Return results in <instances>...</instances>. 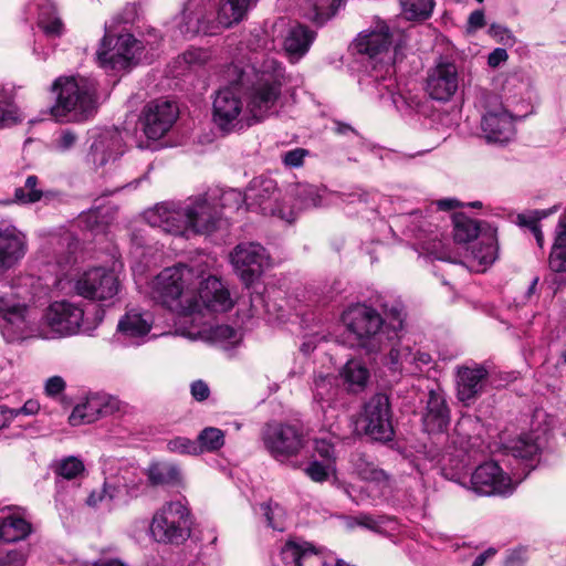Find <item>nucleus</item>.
<instances>
[{
  "label": "nucleus",
  "instance_id": "obj_1",
  "mask_svg": "<svg viewBox=\"0 0 566 566\" xmlns=\"http://www.w3.org/2000/svg\"><path fill=\"white\" fill-rule=\"evenodd\" d=\"M10 292L2 291V337L11 343L39 336L45 339L70 337L77 334L91 335L104 319L105 311L97 307L94 318L85 317L84 310L70 301H55L44 311L41 323H33L31 311L24 303H14L9 296L25 300L27 287L9 286Z\"/></svg>",
  "mask_w": 566,
  "mask_h": 566
},
{
  "label": "nucleus",
  "instance_id": "obj_2",
  "mask_svg": "<svg viewBox=\"0 0 566 566\" xmlns=\"http://www.w3.org/2000/svg\"><path fill=\"white\" fill-rule=\"evenodd\" d=\"M227 74L235 76L233 81L242 90L245 99L247 126L263 122L276 113L285 82V69L274 57H266L258 66L241 67L238 64L227 66Z\"/></svg>",
  "mask_w": 566,
  "mask_h": 566
},
{
  "label": "nucleus",
  "instance_id": "obj_3",
  "mask_svg": "<svg viewBox=\"0 0 566 566\" xmlns=\"http://www.w3.org/2000/svg\"><path fill=\"white\" fill-rule=\"evenodd\" d=\"M145 218L151 227L174 235H186L188 232L209 234L222 223L217 196L209 193L158 203L145 213Z\"/></svg>",
  "mask_w": 566,
  "mask_h": 566
},
{
  "label": "nucleus",
  "instance_id": "obj_4",
  "mask_svg": "<svg viewBox=\"0 0 566 566\" xmlns=\"http://www.w3.org/2000/svg\"><path fill=\"white\" fill-rule=\"evenodd\" d=\"M391 44L389 28L384 22L377 24L375 30L359 34L355 41L358 53L367 55L374 62L368 74L369 83H373L380 98L388 96L402 114H410L419 109L422 96L411 91L399 88L394 76L395 67L390 63L388 50Z\"/></svg>",
  "mask_w": 566,
  "mask_h": 566
},
{
  "label": "nucleus",
  "instance_id": "obj_5",
  "mask_svg": "<svg viewBox=\"0 0 566 566\" xmlns=\"http://www.w3.org/2000/svg\"><path fill=\"white\" fill-rule=\"evenodd\" d=\"M382 317L375 308L366 304L349 306L342 315L343 323L353 336L350 346L366 353H378L386 342H392L402 331L405 315L399 304L385 310Z\"/></svg>",
  "mask_w": 566,
  "mask_h": 566
},
{
  "label": "nucleus",
  "instance_id": "obj_6",
  "mask_svg": "<svg viewBox=\"0 0 566 566\" xmlns=\"http://www.w3.org/2000/svg\"><path fill=\"white\" fill-rule=\"evenodd\" d=\"M256 0H188L178 18V29L186 36L214 35L241 22Z\"/></svg>",
  "mask_w": 566,
  "mask_h": 566
},
{
  "label": "nucleus",
  "instance_id": "obj_7",
  "mask_svg": "<svg viewBox=\"0 0 566 566\" xmlns=\"http://www.w3.org/2000/svg\"><path fill=\"white\" fill-rule=\"evenodd\" d=\"M198 279L200 275L186 264L166 268L151 281V297L177 315H190L198 306Z\"/></svg>",
  "mask_w": 566,
  "mask_h": 566
},
{
  "label": "nucleus",
  "instance_id": "obj_8",
  "mask_svg": "<svg viewBox=\"0 0 566 566\" xmlns=\"http://www.w3.org/2000/svg\"><path fill=\"white\" fill-rule=\"evenodd\" d=\"M56 93L50 114L57 123H81L96 112V84L85 77L60 76L52 84Z\"/></svg>",
  "mask_w": 566,
  "mask_h": 566
},
{
  "label": "nucleus",
  "instance_id": "obj_9",
  "mask_svg": "<svg viewBox=\"0 0 566 566\" xmlns=\"http://www.w3.org/2000/svg\"><path fill=\"white\" fill-rule=\"evenodd\" d=\"M192 524L188 505L181 500L169 501L155 511L149 535L159 544L180 545L190 537Z\"/></svg>",
  "mask_w": 566,
  "mask_h": 566
},
{
  "label": "nucleus",
  "instance_id": "obj_10",
  "mask_svg": "<svg viewBox=\"0 0 566 566\" xmlns=\"http://www.w3.org/2000/svg\"><path fill=\"white\" fill-rule=\"evenodd\" d=\"M260 440L268 454L281 463L297 457L306 446L301 428L276 420L269 421L262 427Z\"/></svg>",
  "mask_w": 566,
  "mask_h": 566
},
{
  "label": "nucleus",
  "instance_id": "obj_11",
  "mask_svg": "<svg viewBox=\"0 0 566 566\" xmlns=\"http://www.w3.org/2000/svg\"><path fill=\"white\" fill-rule=\"evenodd\" d=\"M223 77L228 85L221 87L213 98L212 117L214 124L226 133L242 129L245 124V107L242 102V90L235 83L233 75L223 72Z\"/></svg>",
  "mask_w": 566,
  "mask_h": 566
},
{
  "label": "nucleus",
  "instance_id": "obj_12",
  "mask_svg": "<svg viewBox=\"0 0 566 566\" xmlns=\"http://www.w3.org/2000/svg\"><path fill=\"white\" fill-rule=\"evenodd\" d=\"M280 192L276 181L269 177L253 178L245 191V203L249 210L259 211L264 216L277 217L289 223L296 218L295 211L279 201Z\"/></svg>",
  "mask_w": 566,
  "mask_h": 566
},
{
  "label": "nucleus",
  "instance_id": "obj_13",
  "mask_svg": "<svg viewBox=\"0 0 566 566\" xmlns=\"http://www.w3.org/2000/svg\"><path fill=\"white\" fill-rule=\"evenodd\" d=\"M76 295L99 303H113L120 291V282L114 270L94 266L75 277L72 282Z\"/></svg>",
  "mask_w": 566,
  "mask_h": 566
},
{
  "label": "nucleus",
  "instance_id": "obj_14",
  "mask_svg": "<svg viewBox=\"0 0 566 566\" xmlns=\"http://www.w3.org/2000/svg\"><path fill=\"white\" fill-rule=\"evenodd\" d=\"M461 485L479 496H510L516 488L511 476L494 461L480 464L469 482H461Z\"/></svg>",
  "mask_w": 566,
  "mask_h": 566
},
{
  "label": "nucleus",
  "instance_id": "obj_15",
  "mask_svg": "<svg viewBox=\"0 0 566 566\" xmlns=\"http://www.w3.org/2000/svg\"><path fill=\"white\" fill-rule=\"evenodd\" d=\"M390 343L391 347L385 358V365L395 374L417 376L432 363L429 353L405 342L400 332Z\"/></svg>",
  "mask_w": 566,
  "mask_h": 566
},
{
  "label": "nucleus",
  "instance_id": "obj_16",
  "mask_svg": "<svg viewBox=\"0 0 566 566\" xmlns=\"http://www.w3.org/2000/svg\"><path fill=\"white\" fill-rule=\"evenodd\" d=\"M112 42V36L106 33L96 53L101 66L112 70H124L139 57L143 46L133 34L125 33L118 35L113 48H111Z\"/></svg>",
  "mask_w": 566,
  "mask_h": 566
},
{
  "label": "nucleus",
  "instance_id": "obj_17",
  "mask_svg": "<svg viewBox=\"0 0 566 566\" xmlns=\"http://www.w3.org/2000/svg\"><path fill=\"white\" fill-rule=\"evenodd\" d=\"M230 261L242 282L250 285L268 266L269 255L260 243L242 242L230 253Z\"/></svg>",
  "mask_w": 566,
  "mask_h": 566
},
{
  "label": "nucleus",
  "instance_id": "obj_18",
  "mask_svg": "<svg viewBox=\"0 0 566 566\" xmlns=\"http://www.w3.org/2000/svg\"><path fill=\"white\" fill-rule=\"evenodd\" d=\"M461 75L458 65L448 59H440L427 72L426 92L439 102H448L459 90Z\"/></svg>",
  "mask_w": 566,
  "mask_h": 566
},
{
  "label": "nucleus",
  "instance_id": "obj_19",
  "mask_svg": "<svg viewBox=\"0 0 566 566\" xmlns=\"http://www.w3.org/2000/svg\"><path fill=\"white\" fill-rule=\"evenodd\" d=\"M178 117L177 106L166 99L149 102L143 109L139 122L148 139L164 137Z\"/></svg>",
  "mask_w": 566,
  "mask_h": 566
},
{
  "label": "nucleus",
  "instance_id": "obj_20",
  "mask_svg": "<svg viewBox=\"0 0 566 566\" xmlns=\"http://www.w3.org/2000/svg\"><path fill=\"white\" fill-rule=\"evenodd\" d=\"M366 433L375 440L388 441L394 436L389 398L374 395L365 405Z\"/></svg>",
  "mask_w": 566,
  "mask_h": 566
},
{
  "label": "nucleus",
  "instance_id": "obj_21",
  "mask_svg": "<svg viewBox=\"0 0 566 566\" xmlns=\"http://www.w3.org/2000/svg\"><path fill=\"white\" fill-rule=\"evenodd\" d=\"M513 118L510 104L489 109L481 119V128L486 142L501 145L509 143L515 134Z\"/></svg>",
  "mask_w": 566,
  "mask_h": 566
},
{
  "label": "nucleus",
  "instance_id": "obj_22",
  "mask_svg": "<svg viewBox=\"0 0 566 566\" xmlns=\"http://www.w3.org/2000/svg\"><path fill=\"white\" fill-rule=\"evenodd\" d=\"M124 154L122 136L114 130L99 133L92 142L86 155V163L99 169L115 163Z\"/></svg>",
  "mask_w": 566,
  "mask_h": 566
},
{
  "label": "nucleus",
  "instance_id": "obj_23",
  "mask_svg": "<svg viewBox=\"0 0 566 566\" xmlns=\"http://www.w3.org/2000/svg\"><path fill=\"white\" fill-rule=\"evenodd\" d=\"M450 422V410L446 395L440 385L436 384L428 390V399L422 413V426L428 433H442Z\"/></svg>",
  "mask_w": 566,
  "mask_h": 566
},
{
  "label": "nucleus",
  "instance_id": "obj_24",
  "mask_svg": "<svg viewBox=\"0 0 566 566\" xmlns=\"http://www.w3.org/2000/svg\"><path fill=\"white\" fill-rule=\"evenodd\" d=\"M197 295L198 306L195 313L200 312L202 307L212 312H227L233 306L229 291L213 275L201 281L198 279Z\"/></svg>",
  "mask_w": 566,
  "mask_h": 566
},
{
  "label": "nucleus",
  "instance_id": "obj_25",
  "mask_svg": "<svg viewBox=\"0 0 566 566\" xmlns=\"http://www.w3.org/2000/svg\"><path fill=\"white\" fill-rule=\"evenodd\" d=\"M488 370L481 365L461 366L457 370V396L464 405H470L482 394Z\"/></svg>",
  "mask_w": 566,
  "mask_h": 566
},
{
  "label": "nucleus",
  "instance_id": "obj_26",
  "mask_svg": "<svg viewBox=\"0 0 566 566\" xmlns=\"http://www.w3.org/2000/svg\"><path fill=\"white\" fill-rule=\"evenodd\" d=\"M153 315L137 308L128 310L119 319L117 334L125 339L138 344L151 329Z\"/></svg>",
  "mask_w": 566,
  "mask_h": 566
},
{
  "label": "nucleus",
  "instance_id": "obj_27",
  "mask_svg": "<svg viewBox=\"0 0 566 566\" xmlns=\"http://www.w3.org/2000/svg\"><path fill=\"white\" fill-rule=\"evenodd\" d=\"M32 533V524L22 509L2 507V542L25 539Z\"/></svg>",
  "mask_w": 566,
  "mask_h": 566
},
{
  "label": "nucleus",
  "instance_id": "obj_28",
  "mask_svg": "<svg viewBox=\"0 0 566 566\" xmlns=\"http://www.w3.org/2000/svg\"><path fill=\"white\" fill-rule=\"evenodd\" d=\"M25 234L14 226L2 229V270L17 265L27 254Z\"/></svg>",
  "mask_w": 566,
  "mask_h": 566
},
{
  "label": "nucleus",
  "instance_id": "obj_29",
  "mask_svg": "<svg viewBox=\"0 0 566 566\" xmlns=\"http://www.w3.org/2000/svg\"><path fill=\"white\" fill-rule=\"evenodd\" d=\"M315 32L307 27L296 24L292 27L284 40V49L291 59H301L315 39Z\"/></svg>",
  "mask_w": 566,
  "mask_h": 566
},
{
  "label": "nucleus",
  "instance_id": "obj_30",
  "mask_svg": "<svg viewBox=\"0 0 566 566\" xmlns=\"http://www.w3.org/2000/svg\"><path fill=\"white\" fill-rule=\"evenodd\" d=\"M145 475L151 486H176L181 482L179 467L170 462L150 463Z\"/></svg>",
  "mask_w": 566,
  "mask_h": 566
},
{
  "label": "nucleus",
  "instance_id": "obj_31",
  "mask_svg": "<svg viewBox=\"0 0 566 566\" xmlns=\"http://www.w3.org/2000/svg\"><path fill=\"white\" fill-rule=\"evenodd\" d=\"M352 463L356 474L364 481L373 482L381 489L389 488V476L361 452L352 454Z\"/></svg>",
  "mask_w": 566,
  "mask_h": 566
},
{
  "label": "nucleus",
  "instance_id": "obj_32",
  "mask_svg": "<svg viewBox=\"0 0 566 566\" xmlns=\"http://www.w3.org/2000/svg\"><path fill=\"white\" fill-rule=\"evenodd\" d=\"M281 559L285 566H303L315 556L317 551L312 543L302 539H289L281 548Z\"/></svg>",
  "mask_w": 566,
  "mask_h": 566
},
{
  "label": "nucleus",
  "instance_id": "obj_33",
  "mask_svg": "<svg viewBox=\"0 0 566 566\" xmlns=\"http://www.w3.org/2000/svg\"><path fill=\"white\" fill-rule=\"evenodd\" d=\"M548 265L555 273L566 272V216L560 217L556 226Z\"/></svg>",
  "mask_w": 566,
  "mask_h": 566
},
{
  "label": "nucleus",
  "instance_id": "obj_34",
  "mask_svg": "<svg viewBox=\"0 0 566 566\" xmlns=\"http://www.w3.org/2000/svg\"><path fill=\"white\" fill-rule=\"evenodd\" d=\"M538 436L534 432L523 433L505 444L509 454L521 460H533L541 451Z\"/></svg>",
  "mask_w": 566,
  "mask_h": 566
},
{
  "label": "nucleus",
  "instance_id": "obj_35",
  "mask_svg": "<svg viewBox=\"0 0 566 566\" xmlns=\"http://www.w3.org/2000/svg\"><path fill=\"white\" fill-rule=\"evenodd\" d=\"M38 25L48 36L56 38L63 34L64 24L55 4L51 1L39 6Z\"/></svg>",
  "mask_w": 566,
  "mask_h": 566
},
{
  "label": "nucleus",
  "instance_id": "obj_36",
  "mask_svg": "<svg viewBox=\"0 0 566 566\" xmlns=\"http://www.w3.org/2000/svg\"><path fill=\"white\" fill-rule=\"evenodd\" d=\"M340 377L348 390L358 392L363 390L369 379V370L366 365L358 359H349L340 370Z\"/></svg>",
  "mask_w": 566,
  "mask_h": 566
},
{
  "label": "nucleus",
  "instance_id": "obj_37",
  "mask_svg": "<svg viewBox=\"0 0 566 566\" xmlns=\"http://www.w3.org/2000/svg\"><path fill=\"white\" fill-rule=\"evenodd\" d=\"M339 388L333 375H317L313 382V397L316 402L331 405L336 400Z\"/></svg>",
  "mask_w": 566,
  "mask_h": 566
},
{
  "label": "nucleus",
  "instance_id": "obj_38",
  "mask_svg": "<svg viewBox=\"0 0 566 566\" xmlns=\"http://www.w3.org/2000/svg\"><path fill=\"white\" fill-rule=\"evenodd\" d=\"M417 239L421 249L429 255L437 260H447L444 238L438 229L428 231L420 229Z\"/></svg>",
  "mask_w": 566,
  "mask_h": 566
},
{
  "label": "nucleus",
  "instance_id": "obj_39",
  "mask_svg": "<svg viewBox=\"0 0 566 566\" xmlns=\"http://www.w3.org/2000/svg\"><path fill=\"white\" fill-rule=\"evenodd\" d=\"M104 493L107 495V505H125L130 502L126 494V486L119 469L116 473L109 474L104 481Z\"/></svg>",
  "mask_w": 566,
  "mask_h": 566
},
{
  "label": "nucleus",
  "instance_id": "obj_40",
  "mask_svg": "<svg viewBox=\"0 0 566 566\" xmlns=\"http://www.w3.org/2000/svg\"><path fill=\"white\" fill-rule=\"evenodd\" d=\"M98 408L99 406L96 399V395H90L84 402L74 407L69 417L70 424L75 427L96 421L101 417Z\"/></svg>",
  "mask_w": 566,
  "mask_h": 566
},
{
  "label": "nucleus",
  "instance_id": "obj_41",
  "mask_svg": "<svg viewBox=\"0 0 566 566\" xmlns=\"http://www.w3.org/2000/svg\"><path fill=\"white\" fill-rule=\"evenodd\" d=\"M481 223L462 213L453 216V237L459 243H467L478 238Z\"/></svg>",
  "mask_w": 566,
  "mask_h": 566
},
{
  "label": "nucleus",
  "instance_id": "obj_42",
  "mask_svg": "<svg viewBox=\"0 0 566 566\" xmlns=\"http://www.w3.org/2000/svg\"><path fill=\"white\" fill-rule=\"evenodd\" d=\"M51 468L56 476V482L59 479L75 480L81 476L85 470L83 461L74 455L54 461Z\"/></svg>",
  "mask_w": 566,
  "mask_h": 566
},
{
  "label": "nucleus",
  "instance_id": "obj_43",
  "mask_svg": "<svg viewBox=\"0 0 566 566\" xmlns=\"http://www.w3.org/2000/svg\"><path fill=\"white\" fill-rule=\"evenodd\" d=\"M126 486V494L130 501L140 496L145 491L144 474L137 468L124 465L118 468Z\"/></svg>",
  "mask_w": 566,
  "mask_h": 566
},
{
  "label": "nucleus",
  "instance_id": "obj_44",
  "mask_svg": "<svg viewBox=\"0 0 566 566\" xmlns=\"http://www.w3.org/2000/svg\"><path fill=\"white\" fill-rule=\"evenodd\" d=\"M40 409L36 400L29 399L21 408H8L2 406V429L17 421V427H23L21 418L24 416L35 415Z\"/></svg>",
  "mask_w": 566,
  "mask_h": 566
},
{
  "label": "nucleus",
  "instance_id": "obj_45",
  "mask_svg": "<svg viewBox=\"0 0 566 566\" xmlns=\"http://www.w3.org/2000/svg\"><path fill=\"white\" fill-rule=\"evenodd\" d=\"M200 454L203 452L218 451L224 444V433L216 427H207L202 429L196 440Z\"/></svg>",
  "mask_w": 566,
  "mask_h": 566
},
{
  "label": "nucleus",
  "instance_id": "obj_46",
  "mask_svg": "<svg viewBox=\"0 0 566 566\" xmlns=\"http://www.w3.org/2000/svg\"><path fill=\"white\" fill-rule=\"evenodd\" d=\"M403 15L408 20L428 19L434 7L433 0H400Z\"/></svg>",
  "mask_w": 566,
  "mask_h": 566
},
{
  "label": "nucleus",
  "instance_id": "obj_47",
  "mask_svg": "<svg viewBox=\"0 0 566 566\" xmlns=\"http://www.w3.org/2000/svg\"><path fill=\"white\" fill-rule=\"evenodd\" d=\"M39 179L36 176H28L24 187H19L14 190L13 202L22 205H31L41 201L42 189L38 187Z\"/></svg>",
  "mask_w": 566,
  "mask_h": 566
},
{
  "label": "nucleus",
  "instance_id": "obj_48",
  "mask_svg": "<svg viewBox=\"0 0 566 566\" xmlns=\"http://www.w3.org/2000/svg\"><path fill=\"white\" fill-rule=\"evenodd\" d=\"M489 241L486 243H480L472 250L474 260L481 265H490L497 258V242L495 239V230L490 231Z\"/></svg>",
  "mask_w": 566,
  "mask_h": 566
},
{
  "label": "nucleus",
  "instance_id": "obj_49",
  "mask_svg": "<svg viewBox=\"0 0 566 566\" xmlns=\"http://www.w3.org/2000/svg\"><path fill=\"white\" fill-rule=\"evenodd\" d=\"M295 196L297 198L300 209L315 208L323 205V196L321 190L313 185L298 186Z\"/></svg>",
  "mask_w": 566,
  "mask_h": 566
},
{
  "label": "nucleus",
  "instance_id": "obj_50",
  "mask_svg": "<svg viewBox=\"0 0 566 566\" xmlns=\"http://www.w3.org/2000/svg\"><path fill=\"white\" fill-rule=\"evenodd\" d=\"M261 511L269 527L279 532L285 530V511L280 504L272 502L262 503Z\"/></svg>",
  "mask_w": 566,
  "mask_h": 566
},
{
  "label": "nucleus",
  "instance_id": "obj_51",
  "mask_svg": "<svg viewBox=\"0 0 566 566\" xmlns=\"http://www.w3.org/2000/svg\"><path fill=\"white\" fill-rule=\"evenodd\" d=\"M557 210V207H553L551 209H542V210H530L517 214L516 223L520 227H525L533 232L536 228L539 227V221L542 219L547 218L552 213Z\"/></svg>",
  "mask_w": 566,
  "mask_h": 566
},
{
  "label": "nucleus",
  "instance_id": "obj_52",
  "mask_svg": "<svg viewBox=\"0 0 566 566\" xmlns=\"http://www.w3.org/2000/svg\"><path fill=\"white\" fill-rule=\"evenodd\" d=\"M167 450L171 453L180 455H198L200 449L197 447L196 440L186 437H175L167 442Z\"/></svg>",
  "mask_w": 566,
  "mask_h": 566
},
{
  "label": "nucleus",
  "instance_id": "obj_53",
  "mask_svg": "<svg viewBox=\"0 0 566 566\" xmlns=\"http://www.w3.org/2000/svg\"><path fill=\"white\" fill-rule=\"evenodd\" d=\"M343 3L344 0H316L315 21L321 24L326 22L337 13Z\"/></svg>",
  "mask_w": 566,
  "mask_h": 566
},
{
  "label": "nucleus",
  "instance_id": "obj_54",
  "mask_svg": "<svg viewBox=\"0 0 566 566\" xmlns=\"http://www.w3.org/2000/svg\"><path fill=\"white\" fill-rule=\"evenodd\" d=\"M217 203L221 211L223 209L237 210L242 203H245V193L235 189L226 190L217 198Z\"/></svg>",
  "mask_w": 566,
  "mask_h": 566
},
{
  "label": "nucleus",
  "instance_id": "obj_55",
  "mask_svg": "<svg viewBox=\"0 0 566 566\" xmlns=\"http://www.w3.org/2000/svg\"><path fill=\"white\" fill-rule=\"evenodd\" d=\"M211 338L216 343L234 345L239 342L238 332L229 325H217L211 328Z\"/></svg>",
  "mask_w": 566,
  "mask_h": 566
},
{
  "label": "nucleus",
  "instance_id": "obj_56",
  "mask_svg": "<svg viewBox=\"0 0 566 566\" xmlns=\"http://www.w3.org/2000/svg\"><path fill=\"white\" fill-rule=\"evenodd\" d=\"M209 59V53L202 49H189L185 51L179 57L178 63L185 64L187 67L191 69L197 65L205 64Z\"/></svg>",
  "mask_w": 566,
  "mask_h": 566
},
{
  "label": "nucleus",
  "instance_id": "obj_57",
  "mask_svg": "<svg viewBox=\"0 0 566 566\" xmlns=\"http://www.w3.org/2000/svg\"><path fill=\"white\" fill-rule=\"evenodd\" d=\"M23 120V115L13 102L2 99V126H10Z\"/></svg>",
  "mask_w": 566,
  "mask_h": 566
},
{
  "label": "nucleus",
  "instance_id": "obj_58",
  "mask_svg": "<svg viewBox=\"0 0 566 566\" xmlns=\"http://www.w3.org/2000/svg\"><path fill=\"white\" fill-rule=\"evenodd\" d=\"M50 243L59 245V248H61V250L66 248L67 254L63 255L61 258L57 256L56 262L60 265H62L63 263H69L71 260V254L74 252L75 247H76V244L74 242V238L70 233H65L64 235H62L60 238H56V237L52 238Z\"/></svg>",
  "mask_w": 566,
  "mask_h": 566
},
{
  "label": "nucleus",
  "instance_id": "obj_59",
  "mask_svg": "<svg viewBox=\"0 0 566 566\" xmlns=\"http://www.w3.org/2000/svg\"><path fill=\"white\" fill-rule=\"evenodd\" d=\"M98 401L101 417L113 415L120 408V401L107 394H95Z\"/></svg>",
  "mask_w": 566,
  "mask_h": 566
},
{
  "label": "nucleus",
  "instance_id": "obj_60",
  "mask_svg": "<svg viewBox=\"0 0 566 566\" xmlns=\"http://www.w3.org/2000/svg\"><path fill=\"white\" fill-rule=\"evenodd\" d=\"M76 142L77 135L74 132L70 129H63L53 140V148L60 153H65L73 148Z\"/></svg>",
  "mask_w": 566,
  "mask_h": 566
},
{
  "label": "nucleus",
  "instance_id": "obj_61",
  "mask_svg": "<svg viewBox=\"0 0 566 566\" xmlns=\"http://www.w3.org/2000/svg\"><path fill=\"white\" fill-rule=\"evenodd\" d=\"M310 151L305 148H294L282 154V163L289 168H298Z\"/></svg>",
  "mask_w": 566,
  "mask_h": 566
},
{
  "label": "nucleus",
  "instance_id": "obj_62",
  "mask_svg": "<svg viewBox=\"0 0 566 566\" xmlns=\"http://www.w3.org/2000/svg\"><path fill=\"white\" fill-rule=\"evenodd\" d=\"M331 463L323 464L318 461H313L308 464L305 472L315 482H324L329 475Z\"/></svg>",
  "mask_w": 566,
  "mask_h": 566
},
{
  "label": "nucleus",
  "instance_id": "obj_63",
  "mask_svg": "<svg viewBox=\"0 0 566 566\" xmlns=\"http://www.w3.org/2000/svg\"><path fill=\"white\" fill-rule=\"evenodd\" d=\"M138 17V6L134 2L126 3L122 11L114 17L115 24L133 23Z\"/></svg>",
  "mask_w": 566,
  "mask_h": 566
},
{
  "label": "nucleus",
  "instance_id": "obj_64",
  "mask_svg": "<svg viewBox=\"0 0 566 566\" xmlns=\"http://www.w3.org/2000/svg\"><path fill=\"white\" fill-rule=\"evenodd\" d=\"M315 451L316 453L326 460L328 463H332L335 460V447L334 444L325 438H319L315 440Z\"/></svg>",
  "mask_w": 566,
  "mask_h": 566
}]
</instances>
